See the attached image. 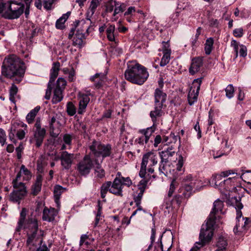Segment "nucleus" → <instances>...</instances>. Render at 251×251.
Masks as SVG:
<instances>
[{"label":"nucleus","instance_id":"38","mask_svg":"<svg viewBox=\"0 0 251 251\" xmlns=\"http://www.w3.org/2000/svg\"><path fill=\"white\" fill-rule=\"evenodd\" d=\"M238 176H240V177L247 183H251V171H246V172L242 173L241 175L238 173Z\"/></svg>","mask_w":251,"mask_h":251},{"label":"nucleus","instance_id":"17","mask_svg":"<svg viewBox=\"0 0 251 251\" xmlns=\"http://www.w3.org/2000/svg\"><path fill=\"white\" fill-rule=\"evenodd\" d=\"M223 182L225 181L221 176H213L210 181L211 185L218 189L222 193H224V191H226V186Z\"/></svg>","mask_w":251,"mask_h":251},{"label":"nucleus","instance_id":"15","mask_svg":"<svg viewBox=\"0 0 251 251\" xmlns=\"http://www.w3.org/2000/svg\"><path fill=\"white\" fill-rule=\"evenodd\" d=\"M59 159L61 160V165L63 169L69 170L72 166L74 159V154L69 153L66 151H63L61 153Z\"/></svg>","mask_w":251,"mask_h":251},{"label":"nucleus","instance_id":"26","mask_svg":"<svg viewBox=\"0 0 251 251\" xmlns=\"http://www.w3.org/2000/svg\"><path fill=\"white\" fill-rule=\"evenodd\" d=\"M85 35L82 32L77 31L73 40V45L81 48L85 44Z\"/></svg>","mask_w":251,"mask_h":251},{"label":"nucleus","instance_id":"22","mask_svg":"<svg viewBox=\"0 0 251 251\" xmlns=\"http://www.w3.org/2000/svg\"><path fill=\"white\" fill-rule=\"evenodd\" d=\"M33 132L34 137L32 141L34 142L36 146L39 148L43 143L44 139L45 137L46 131L45 129L34 130Z\"/></svg>","mask_w":251,"mask_h":251},{"label":"nucleus","instance_id":"30","mask_svg":"<svg viewBox=\"0 0 251 251\" xmlns=\"http://www.w3.org/2000/svg\"><path fill=\"white\" fill-rule=\"evenodd\" d=\"M227 246V242L226 240L224 237L221 236L218 239L216 244L217 249L215 251H225Z\"/></svg>","mask_w":251,"mask_h":251},{"label":"nucleus","instance_id":"60","mask_svg":"<svg viewBox=\"0 0 251 251\" xmlns=\"http://www.w3.org/2000/svg\"><path fill=\"white\" fill-rule=\"evenodd\" d=\"M234 177H229L226 179H224L225 185L226 186V192L230 191V187L231 186V183ZM224 182H223V184Z\"/></svg>","mask_w":251,"mask_h":251},{"label":"nucleus","instance_id":"6","mask_svg":"<svg viewBox=\"0 0 251 251\" xmlns=\"http://www.w3.org/2000/svg\"><path fill=\"white\" fill-rule=\"evenodd\" d=\"M154 110L151 111L150 116L151 119L155 120V117L159 118L164 115L163 109L166 107L165 102L166 100L167 94L159 88H156L154 93Z\"/></svg>","mask_w":251,"mask_h":251},{"label":"nucleus","instance_id":"41","mask_svg":"<svg viewBox=\"0 0 251 251\" xmlns=\"http://www.w3.org/2000/svg\"><path fill=\"white\" fill-rule=\"evenodd\" d=\"M67 112L70 116H73L76 113L75 107L72 102H69L67 103Z\"/></svg>","mask_w":251,"mask_h":251},{"label":"nucleus","instance_id":"45","mask_svg":"<svg viewBox=\"0 0 251 251\" xmlns=\"http://www.w3.org/2000/svg\"><path fill=\"white\" fill-rule=\"evenodd\" d=\"M66 85V81L65 79L62 77H59L56 81L55 88L63 90Z\"/></svg>","mask_w":251,"mask_h":251},{"label":"nucleus","instance_id":"53","mask_svg":"<svg viewBox=\"0 0 251 251\" xmlns=\"http://www.w3.org/2000/svg\"><path fill=\"white\" fill-rule=\"evenodd\" d=\"M121 180V183L123 185H126L129 187L132 184V181L129 177H124L123 176L118 177Z\"/></svg>","mask_w":251,"mask_h":251},{"label":"nucleus","instance_id":"48","mask_svg":"<svg viewBox=\"0 0 251 251\" xmlns=\"http://www.w3.org/2000/svg\"><path fill=\"white\" fill-rule=\"evenodd\" d=\"M46 165V163L42 159H40L37 160V170L39 174L42 173L44 171V168Z\"/></svg>","mask_w":251,"mask_h":251},{"label":"nucleus","instance_id":"9","mask_svg":"<svg viewBox=\"0 0 251 251\" xmlns=\"http://www.w3.org/2000/svg\"><path fill=\"white\" fill-rule=\"evenodd\" d=\"M12 183L15 190L10 194V199L13 202L19 203L26 193L25 184L18 182L16 180H13Z\"/></svg>","mask_w":251,"mask_h":251},{"label":"nucleus","instance_id":"50","mask_svg":"<svg viewBox=\"0 0 251 251\" xmlns=\"http://www.w3.org/2000/svg\"><path fill=\"white\" fill-rule=\"evenodd\" d=\"M178 161L176 164V170L178 171L181 170V168L183 165L184 162L185 161V158L182 156L181 154L179 155L178 157L177 158Z\"/></svg>","mask_w":251,"mask_h":251},{"label":"nucleus","instance_id":"39","mask_svg":"<svg viewBox=\"0 0 251 251\" xmlns=\"http://www.w3.org/2000/svg\"><path fill=\"white\" fill-rule=\"evenodd\" d=\"M250 222L249 218L243 217L241 220H238V223L236 224V226L238 227H241L245 229Z\"/></svg>","mask_w":251,"mask_h":251},{"label":"nucleus","instance_id":"58","mask_svg":"<svg viewBox=\"0 0 251 251\" xmlns=\"http://www.w3.org/2000/svg\"><path fill=\"white\" fill-rule=\"evenodd\" d=\"M233 34L234 36L240 38L244 34V30L243 28H236L233 31Z\"/></svg>","mask_w":251,"mask_h":251},{"label":"nucleus","instance_id":"1","mask_svg":"<svg viewBox=\"0 0 251 251\" xmlns=\"http://www.w3.org/2000/svg\"><path fill=\"white\" fill-rule=\"evenodd\" d=\"M25 70V63L16 55L11 54L6 57L3 60L1 75L19 83L24 77Z\"/></svg>","mask_w":251,"mask_h":251},{"label":"nucleus","instance_id":"46","mask_svg":"<svg viewBox=\"0 0 251 251\" xmlns=\"http://www.w3.org/2000/svg\"><path fill=\"white\" fill-rule=\"evenodd\" d=\"M21 173H22L23 175L25 176V179L26 180H29L31 177V174L29 170H28L25 165H22L21 167Z\"/></svg>","mask_w":251,"mask_h":251},{"label":"nucleus","instance_id":"12","mask_svg":"<svg viewBox=\"0 0 251 251\" xmlns=\"http://www.w3.org/2000/svg\"><path fill=\"white\" fill-rule=\"evenodd\" d=\"M60 66V63L58 62H54L53 64V66L50 70V80L48 84V87L45 96V98L46 100H49L50 99L53 82L58 76Z\"/></svg>","mask_w":251,"mask_h":251},{"label":"nucleus","instance_id":"16","mask_svg":"<svg viewBox=\"0 0 251 251\" xmlns=\"http://www.w3.org/2000/svg\"><path fill=\"white\" fill-rule=\"evenodd\" d=\"M24 128H27V125L22 122H14L13 123H12L10 129V132L9 133V137L10 140L13 142L15 143V133L17 132L18 131H20Z\"/></svg>","mask_w":251,"mask_h":251},{"label":"nucleus","instance_id":"11","mask_svg":"<svg viewBox=\"0 0 251 251\" xmlns=\"http://www.w3.org/2000/svg\"><path fill=\"white\" fill-rule=\"evenodd\" d=\"M203 77L195 79L192 83V86L188 95V101L190 105H193L198 99L200 87Z\"/></svg>","mask_w":251,"mask_h":251},{"label":"nucleus","instance_id":"52","mask_svg":"<svg viewBox=\"0 0 251 251\" xmlns=\"http://www.w3.org/2000/svg\"><path fill=\"white\" fill-rule=\"evenodd\" d=\"M155 232H156V229L155 228V226H154V227H152L151 229V244L149 245L148 249L145 250L144 251H149L151 249L152 246V244L155 240Z\"/></svg>","mask_w":251,"mask_h":251},{"label":"nucleus","instance_id":"44","mask_svg":"<svg viewBox=\"0 0 251 251\" xmlns=\"http://www.w3.org/2000/svg\"><path fill=\"white\" fill-rule=\"evenodd\" d=\"M39 246L33 248V249L28 251H50V249L48 248L46 244H39Z\"/></svg>","mask_w":251,"mask_h":251},{"label":"nucleus","instance_id":"32","mask_svg":"<svg viewBox=\"0 0 251 251\" xmlns=\"http://www.w3.org/2000/svg\"><path fill=\"white\" fill-rule=\"evenodd\" d=\"M94 166L95 174L97 177L99 178H102L105 176V171L101 168L100 164L98 162L97 159L94 160Z\"/></svg>","mask_w":251,"mask_h":251},{"label":"nucleus","instance_id":"40","mask_svg":"<svg viewBox=\"0 0 251 251\" xmlns=\"http://www.w3.org/2000/svg\"><path fill=\"white\" fill-rule=\"evenodd\" d=\"M189 184L191 185L193 189L194 188L196 190H200L201 188V187H202V186L201 185L202 183L201 180L196 179L195 178H194V179L192 181H191V182L189 183Z\"/></svg>","mask_w":251,"mask_h":251},{"label":"nucleus","instance_id":"21","mask_svg":"<svg viewBox=\"0 0 251 251\" xmlns=\"http://www.w3.org/2000/svg\"><path fill=\"white\" fill-rule=\"evenodd\" d=\"M57 213L58 212L55 208L51 207L48 208L46 207L43 212V220L49 222H52L54 220L55 217Z\"/></svg>","mask_w":251,"mask_h":251},{"label":"nucleus","instance_id":"20","mask_svg":"<svg viewBox=\"0 0 251 251\" xmlns=\"http://www.w3.org/2000/svg\"><path fill=\"white\" fill-rule=\"evenodd\" d=\"M224 207V203L222 201L219 199L216 200L213 203V206L211 211L208 218L216 221L215 215L217 213L220 212L221 213L224 214V213L222 211L223 208Z\"/></svg>","mask_w":251,"mask_h":251},{"label":"nucleus","instance_id":"13","mask_svg":"<svg viewBox=\"0 0 251 251\" xmlns=\"http://www.w3.org/2000/svg\"><path fill=\"white\" fill-rule=\"evenodd\" d=\"M94 161L91 158L90 155H86L78 164V171L81 175H88L92 167L94 166Z\"/></svg>","mask_w":251,"mask_h":251},{"label":"nucleus","instance_id":"31","mask_svg":"<svg viewBox=\"0 0 251 251\" xmlns=\"http://www.w3.org/2000/svg\"><path fill=\"white\" fill-rule=\"evenodd\" d=\"M59 120V116L57 114L50 118L49 121V127L50 131L53 132L55 130L56 126L60 125Z\"/></svg>","mask_w":251,"mask_h":251},{"label":"nucleus","instance_id":"47","mask_svg":"<svg viewBox=\"0 0 251 251\" xmlns=\"http://www.w3.org/2000/svg\"><path fill=\"white\" fill-rule=\"evenodd\" d=\"M226 96L228 99H231L233 97V94L234 92V89L232 85H228L225 89Z\"/></svg>","mask_w":251,"mask_h":251},{"label":"nucleus","instance_id":"54","mask_svg":"<svg viewBox=\"0 0 251 251\" xmlns=\"http://www.w3.org/2000/svg\"><path fill=\"white\" fill-rule=\"evenodd\" d=\"M6 135L4 130L0 128V143L2 146H3L6 143Z\"/></svg>","mask_w":251,"mask_h":251},{"label":"nucleus","instance_id":"35","mask_svg":"<svg viewBox=\"0 0 251 251\" xmlns=\"http://www.w3.org/2000/svg\"><path fill=\"white\" fill-rule=\"evenodd\" d=\"M18 91L17 86L14 84L12 83L11 86L9 89V100L14 103H15V96L17 95Z\"/></svg>","mask_w":251,"mask_h":251},{"label":"nucleus","instance_id":"24","mask_svg":"<svg viewBox=\"0 0 251 251\" xmlns=\"http://www.w3.org/2000/svg\"><path fill=\"white\" fill-rule=\"evenodd\" d=\"M27 214V210L25 208H23L20 213V217L18 222V226L16 228L15 231L20 232L22 228H24L25 225L27 221H25V219Z\"/></svg>","mask_w":251,"mask_h":251},{"label":"nucleus","instance_id":"63","mask_svg":"<svg viewBox=\"0 0 251 251\" xmlns=\"http://www.w3.org/2000/svg\"><path fill=\"white\" fill-rule=\"evenodd\" d=\"M163 47H162V51L163 53H166V52H168V53L171 54V51L170 49V45L168 44V42H163Z\"/></svg>","mask_w":251,"mask_h":251},{"label":"nucleus","instance_id":"62","mask_svg":"<svg viewBox=\"0 0 251 251\" xmlns=\"http://www.w3.org/2000/svg\"><path fill=\"white\" fill-rule=\"evenodd\" d=\"M96 10V9L89 6L86 12V19L87 20L90 21V19L95 13Z\"/></svg>","mask_w":251,"mask_h":251},{"label":"nucleus","instance_id":"61","mask_svg":"<svg viewBox=\"0 0 251 251\" xmlns=\"http://www.w3.org/2000/svg\"><path fill=\"white\" fill-rule=\"evenodd\" d=\"M114 1L112 0H109L106 5V12L108 13H111L114 9V4H113Z\"/></svg>","mask_w":251,"mask_h":251},{"label":"nucleus","instance_id":"64","mask_svg":"<svg viewBox=\"0 0 251 251\" xmlns=\"http://www.w3.org/2000/svg\"><path fill=\"white\" fill-rule=\"evenodd\" d=\"M182 187L187 191L186 196H191L192 193L193 188L191 185H189V183H186L182 186Z\"/></svg>","mask_w":251,"mask_h":251},{"label":"nucleus","instance_id":"4","mask_svg":"<svg viewBox=\"0 0 251 251\" xmlns=\"http://www.w3.org/2000/svg\"><path fill=\"white\" fill-rule=\"evenodd\" d=\"M149 162H150V164L148 169V172L150 174H152L154 172V169L152 167L157 163V157L153 152H148L143 156L139 175V176L143 179L140 180L138 185L139 190L145 191L149 181L148 179H144L147 173V166Z\"/></svg>","mask_w":251,"mask_h":251},{"label":"nucleus","instance_id":"43","mask_svg":"<svg viewBox=\"0 0 251 251\" xmlns=\"http://www.w3.org/2000/svg\"><path fill=\"white\" fill-rule=\"evenodd\" d=\"M171 54L168 53V52H166V53H163V57L161 58L160 62V65L161 67L166 66L170 61Z\"/></svg>","mask_w":251,"mask_h":251},{"label":"nucleus","instance_id":"25","mask_svg":"<svg viewBox=\"0 0 251 251\" xmlns=\"http://www.w3.org/2000/svg\"><path fill=\"white\" fill-rule=\"evenodd\" d=\"M175 151H172V147H169L166 150L159 152L162 162L168 163L170 157L173 156Z\"/></svg>","mask_w":251,"mask_h":251},{"label":"nucleus","instance_id":"14","mask_svg":"<svg viewBox=\"0 0 251 251\" xmlns=\"http://www.w3.org/2000/svg\"><path fill=\"white\" fill-rule=\"evenodd\" d=\"M90 93L85 94L79 92L78 94L77 99L79 101V107L77 113L78 114H82L86 111V108L90 101Z\"/></svg>","mask_w":251,"mask_h":251},{"label":"nucleus","instance_id":"49","mask_svg":"<svg viewBox=\"0 0 251 251\" xmlns=\"http://www.w3.org/2000/svg\"><path fill=\"white\" fill-rule=\"evenodd\" d=\"M27 132V128H23L17 132L15 133V137H16L19 140H22L25 137V133Z\"/></svg>","mask_w":251,"mask_h":251},{"label":"nucleus","instance_id":"18","mask_svg":"<svg viewBox=\"0 0 251 251\" xmlns=\"http://www.w3.org/2000/svg\"><path fill=\"white\" fill-rule=\"evenodd\" d=\"M203 59L202 57H197L193 58L189 70L190 74L193 75L198 72L201 67L203 65Z\"/></svg>","mask_w":251,"mask_h":251},{"label":"nucleus","instance_id":"56","mask_svg":"<svg viewBox=\"0 0 251 251\" xmlns=\"http://www.w3.org/2000/svg\"><path fill=\"white\" fill-rule=\"evenodd\" d=\"M140 192L138 194V195L136 196H135L134 197V201L135 203H137L138 204H141V200L142 199L143 194L145 192V191L143 190H139Z\"/></svg>","mask_w":251,"mask_h":251},{"label":"nucleus","instance_id":"2","mask_svg":"<svg viewBox=\"0 0 251 251\" xmlns=\"http://www.w3.org/2000/svg\"><path fill=\"white\" fill-rule=\"evenodd\" d=\"M26 239L25 247L28 251L43 243L44 231L39 228L37 220L35 218H28L25 225Z\"/></svg>","mask_w":251,"mask_h":251},{"label":"nucleus","instance_id":"51","mask_svg":"<svg viewBox=\"0 0 251 251\" xmlns=\"http://www.w3.org/2000/svg\"><path fill=\"white\" fill-rule=\"evenodd\" d=\"M57 0H43L44 7L47 10H50L51 8L52 4Z\"/></svg>","mask_w":251,"mask_h":251},{"label":"nucleus","instance_id":"19","mask_svg":"<svg viewBox=\"0 0 251 251\" xmlns=\"http://www.w3.org/2000/svg\"><path fill=\"white\" fill-rule=\"evenodd\" d=\"M110 192L119 196H123L122 183L118 176L114 179L110 186Z\"/></svg>","mask_w":251,"mask_h":251},{"label":"nucleus","instance_id":"42","mask_svg":"<svg viewBox=\"0 0 251 251\" xmlns=\"http://www.w3.org/2000/svg\"><path fill=\"white\" fill-rule=\"evenodd\" d=\"M114 3L116 7L114 9L113 16L115 17L119 13L123 12L125 10V7L124 6H123L121 4L119 6V2L116 1H114Z\"/></svg>","mask_w":251,"mask_h":251},{"label":"nucleus","instance_id":"28","mask_svg":"<svg viewBox=\"0 0 251 251\" xmlns=\"http://www.w3.org/2000/svg\"><path fill=\"white\" fill-rule=\"evenodd\" d=\"M66 190V188L63 187L62 186L57 185L54 186V201L55 203L57 204V206L58 207L60 206L59 203V199L62 193Z\"/></svg>","mask_w":251,"mask_h":251},{"label":"nucleus","instance_id":"33","mask_svg":"<svg viewBox=\"0 0 251 251\" xmlns=\"http://www.w3.org/2000/svg\"><path fill=\"white\" fill-rule=\"evenodd\" d=\"M40 109V106H36L33 109L31 110L26 116L27 122L29 124H32L37 115V114Z\"/></svg>","mask_w":251,"mask_h":251},{"label":"nucleus","instance_id":"55","mask_svg":"<svg viewBox=\"0 0 251 251\" xmlns=\"http://www.w3.org/2000/svg\"><path fill=\"white\" fill-rule=\"evenodd\" d=\"M183 197L181 195H176L175 197L172 200V203H176L178 206H179L182 202Z\"/></svg>","mask_w":251,"mask_h":251},{"label":"nucleus","instance_id":"37","mask_svg":"<svg viewBox=\"0 0 251 251\" xmlns=\"http://www.w3.org/2000/svg\"><path fill=\"white\" fill-rule=\"evenodd\" d=\"M111 185V181H107L101 185L100 187V195L102 199L105 197L108 191L110 192Z\"/></svg>","mask_w":251,"mask_h":251},{"label":"nucleus","instance_id":"59","mask_svg":"<svg viewBox=\"0 0 251 251\" xmlns=\"http://www.w3.org/2000/svg\"><path fill=\"white\" fill-rule=\"evenodd\" d=\"M167 163L165 162H162V161H160L159 167L158 168L159 173L160 174H164L165 176H166V174H167V172H165L166 170V164Z\"/></svg>","mask_w":251,"mask_h":251},{"label":"nucleus","instance_id":"27","mask_svg":"<svg viewBox=\"0 0 251 251\" xmlns=\"http://www.w3.org/2000/svg\"><path fill=\"white\" fill-rule=\"evenodd\" d=\"M43 176L41 174H38L36 176L35 183L32 186V192L34 195H37L41 190L42 185Z\"/></svg>","mask_w":251,"mask_h":251},{"label":"nucleus","instance_id":"8","mask_svg":"<svg viewBox=\"0 0 251 251\" xmlns=\"http://www.w3.org/2000/svg\"><path fill=\"white\" fill-rule=\"evenodd\" d=\"M8 9L4 13V17L8 19L19 18L24 13L25 5L21 2L8 1Z\"/></svg>","mask_w":251,"mask_h":251},{"label":"nucleus","instance_id":"7","mask_svg":"<svg viewBox=\"0 0 251 251\" xmlns=\"http://www.w3.org/2000/svg\"><path fill=\"white\" fill-rule=\"evenodd\" d=\"M89 149L95 157H102V160L110 156L112 154V146L110 144H103L96 140H94L89 146Z\"/></svg>","mask_w":251,"mask_h":251},{"label":"nucleus","instance_id":"34","mask_svg":"<svg viewBox=\"0 0 251 251\" xmlns=\"http://www.w3.org/2000/svg\"><path fill=\"white\" fill-rule=\"evenodd\" d=\"M62 91L63 90H61L60 88H54V94L52 99V101L53 103H56L60 102L62 100Z\"/></svg>","mask_w":251,"mask_h":251},{"label":"nucleus","instance_id":"57","mask_svg":"<svg viewBox=\"0 0 251 251\" xmlns=\"http://www.w3.org/2000/svg\"><path fill=\"white\" fill-rule=\"evenodd\" d=\"M231 174H236L237 176H238V173L237 172H235V170H227V171H223L221 173V174L216 175V176H221L222 178H223V177H227L229 175H231Z\"/></svg>","mask_w":251,"mask_h":251},{"label":"nucleus","instance_id":"5","mask_svg":"<svg viewBox=\"0 0 251 251\" xmlns=\"http://www.w3.org/2000/svg\"><path fill=\"white\" fill-rule=\"evenodd\" d=\"M216 221L208 218L205 225H202L199 235V242H197L189 251H198L208 243L213 235V227Z\"/></svg>","mask_w":251,"mask_h":251},{"label":"nucleus","instance_id":"36","mask_svg":"<svg viewBox=\"0 0 251 251\" xmlns=\"http://www.w3.org/2000/svg\"><path fill=\"white\" fill-rule=\"evenodd\" d=\"M213 43L214 40L212 38H209L206 40L204 45V50L206 55H209L211 53L213 49Z\"/></svg>","mask_w":251,"mask_h":251},{"label":"nucleus","instance_id":"10","mask_svg":"<svg viewBox=\"0 0 251 251\" xmlns=\"http://www.w3.org/2000/svg\"><path fill=\"white\" fill-rule=\"evenodd\" d=\"M157 118L158 117H155V120L151 119L153 122L152 126L139 131V132L141 133L142 135L136 139V142L138 144L144 145L145 144H146L149 142L151 136L155 130L158 121Z\"/></svg>","mask_w":251,"mask_h":251},{"label":"nucleus","instance_id":"3","mask_svg":"<svg viewBox=\"0 0 251 251\" xmlns=\"http://www.w3.org/2000/svg\"><path fill=\"white\" fill-rule=\"evenodd\" d=\"M149 76L147 69L136 62L128 63L127 69L125 72V77L126 80L139 85L144 84Z\"/></svg>","mask_w":251,"mask_h":251},{"label":"nucleus","instance_id":"29","mask_svg":"<svg viewBox=\"0 0 251 251\" xmlns=\"http://www.w3.org/2000/svg\"><path fill=\"white\" fill-rule=\"evenodd\" d=\"M71 14V12H67L63 14L56 22L55 26L57 29H62L65 27L64 24Z\"/></svg>","mask_w":251,"mask_h":251},{"label":"nucleus","instance_id":"23","mask_svg":"<svg viewBox=\"0 0 251 251\" xmlns=\"http://www.w3.org/2000/svg\"><path fill=\"white\" fill-rule=\"evenodd\" d=\"M231 201V204L233 205L236 210V219L238 221V220H240V219L242 216V213L241 211V209L243 208V205L242 203L240 202V199L238 200L235 197H232L231 199V200H228L227 201V203L229 204V202Z\"/></svg>","mask_w":251,"mask_h":251}]
</instances>
